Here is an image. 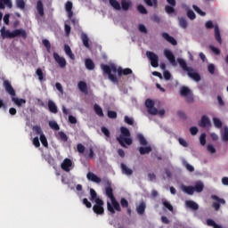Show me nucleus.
I'll return each mask as SVG.
<instances>
[{"label": "nucleus", "mask_w": 228, "mask_h": 228, "mask_svg": "<svg viewBox=\"0 0 228 228\" xmlns=\"http://www.w3.org/2000/svg\"><path fill=\"white\" fill-rule=\"evenodd\" d=\"M107 184H109V186L105 188V193L111 200V203H110V201L107 202V209L110 215H115V211L120 212L122 211V208H120V203L117 201V199H115V196L113 195V188H111L110 180L107 181Z\"/></svg>", "instance_id": "obj_1"}, {"label": "nucleus", "mask_w": 228, "mask_h": 228, "mask_svg": "<svg viewBox=\"0 0 228 228\" xmlns=\"http://www.w3.org/2000/svg\"><path fill=\"white\" fill-rule=\"evenodd\" d=\"M3 86L6 94L11 96L12 102L18 106V108H20L23 106V104H26V99L15 97L17 93L15 92V89L13 88V86H12L10 80H4Z\"/></svg>", "instance_id": "obj_2"}, {"label": "nucleus", "mask_w": 228, "mask_h": 228, "mask_svg": "<svg viewBox=\"0 0 228 228\" xmlns=\"http://www.w3.org/2000/svg\"><path fill=\"white\" fill-rule=\"evenodd\" d=\"M177 62L179 63L181 69L184 71L187 72V75L189 77L199 83L200 81V75L195 70H193V68L188 67V64H186V61L184 59L178 58Z\"/></svg>", "instance_id": "obj_3"}, {"label": "nucleus", "mask_w": 228, "mask_h": 228, "mask_svg": "<svg viewBox=\"0 0 228 228\" xmlns=\"http://www.w3.org/2000/svg\"><path fill=\"white\" fill-rule=\"evenodd\" d=\"M121 134L117 137V140L118 141V143L121 145V147H126V145H133V139L130 138L131 132H129V129L126 126L120 127Z\"/></svg>", "instance_id": "obj_4"}, {"label": "nucleus", "mask_w": 228, "mask_h": 228, "mask_svg": "<svg viewBox=\"0 0 228 228\" xmlns=\"http://www.w3.org/2000/svg\"><path fill=\"white\" fill-rule=\"evenodd\" d=\"M101 69L103 74L109 76L110 81H111L112 83H118V78H117V76L111 74V72H114V74H116L118 70L117 66H108V64H101Z\"/></svg>", "instance_id": "obj_5"}, {"label": "nucleus", "mask_w": 228, "mask_h": 228, "mask_svg": "<svg viewBox=\"0 0 228 228\" xmlns=\"http://www.w3.org/2000/svg\"><path fill=\"white\" fill-rule=\"evenodd\" d=\"M32 129L36 134L40 135L39 140L42 145L46 149H49V142H47V137L44 134V131H42V127H40V126H34Z\"/></svg>", "instance_id": "obj_6"}, {"label": "nucleus", "mask_w": 228, "mask_h": 228, "mask_svg": "<svg viewBox=\"0 0 228 228\" xmlns=\"http://www.w3.org/2000/svg\"><path fill=\"white\" fill-rule=\"evenodd\" d=\"M146 56L150 60L151 67L154 69L159 67V57L158 54L148 51L146 52Z\"/></svg>", "instance_id": "obj_7"}, {"label": "nucleus", "mask_w": 228, "mask_h": 228, "mask_svg": "<svg viewBox=\"0 0 228 228\" xmlns=\"http://www.w3.org/2000/svg\"><path fill=\"white\" fill-rule=\"evenodd\" d=\"M104 201L101 199L95 200V205L93 207V211L96 215H104Z\"/></svg>", "instance_id": "obj_8"}, {"label": "nucleus", "mask_w": 228, "mask_h": 228, "mask_svg": "<svg viewBox=\"0 0 228 228\" xmlns=\"http://www.w3.org/2000/svg\"><path fill=\"white\" fill-rule=\"evenodd\" d=\"M180 95L182 97H185L187 102H191L193 101V94H191V90L186 86L181 87Z\"/></svg>", "instance_id": "obj_9"}, {"label": "nucleus", "mask_w": 228, "mask_h": 228, "mask_svg": "<svg viewBox=\"0 0 228 228\" xmlns=\"http://www.w3.org/2000/svg\"><path fill=\"white\" fill-rule=\"evenodd\" d=\"M145 106L150 115H158V110L156 109V107H154V101L147 99L145 101Z\"/></svg>", "instance_id": "obj_10"}, {"label": "nucleus", "mask_w": 228, "mask_h": 228, "mask_svg": "<svg viewBox=\"0 0 228 228\" xmlns=\"http://www.w3.org/2000/svg\"><path fill=\"white\" fill-rule=\"evenodd\" d=\"M18 37L26 40V38H28V32H26L24 28H16L12 30V38H17Z\"/></svg>", "instance_id": "obj_11"}, {"label": "nucleus", "mask_w": 228, "mask_h": 228, "mask_svg": "<svg viewBox=\"0 0 228 228\" xmlns=\"http://www.w3.org/2000/svg\"><path fill=\"white\" fill-rule=\"evenodd\" d=\"M53 59L61 69H65L67 67V61L65 60V57H61L60 54L53 53Z\"/></svg>", "instance_id": "obj_12"}, {"label": "nucleus", "mask_w": 228, "mask_h": 228, "mask_svg": "<svg viewBox=\"0 0 228 228\" xmlns=\"http://www.w3.org/2000/svg\"><path fill=\"white\" fill-rule=\"evenodd\" d=\"M211 199L216 201L212 204V208H214L216 211H218L220 209V204H225V200L219 198L216 195H212Z\"/></svg>", "instance_id": "obj_13"}, {"label": "nucleus", "mask_w": 228, "mask_h": 228, "mask_svg": "<svg viewBox=\"0 0 228 228\" xmlns=\"http://www.w3.org/2000/svg\"><path fill=\"white\" fill-rule=\"evenodd\" d=\"M1 37L3 40L9 38L10 40L13 39V31H10L9 29L6 30L5 27H3L0 29Z\"/></svg>", "instance_id": "obj_14"}, {"label": "nucleus", "mask_w": 228, "mask_h": 228, "mask_svg": "<svg viewBox=\"0 0 228 228\" xmlns=\"http://www.w3.org/2000/svg\"><path fill=\"white\" fill-rule=\"evenodd\" d=\"M200 127H211V119L206 115L201 117L200 121L199 122Z\"/></svg>", "instance_id": "obj_15"}, {"label": "nucleus", "mask_w": 228, "mask_h": 228, "mask_svg": "<svg viewBox=\"0 0 228 228\" xmlns=\"http://www.w3.org/2000/svg\"><path fill=\"white\" fill-rule=\"evenodd\" d=\"M86 177L88 181H92V183H95L96 184H100V183L102 182L101 177L97 176V175L92 172H88Z\"/></svg>", "instance_id": "obj_16"}, {"label": "nucleus", "mask_w": 228, "mask_h": 228, "mask_svg": "<svg viewBox=\"0 0 228 228\" xmlns=\"http://www.w3.org/2000/svg\"><path fill=\"white\" fill-rule=\"evenodd\" d=\"M71 167L72 161L70 160V159H64V160L61 164V167L64 170V172H69Z\"/></svg>", "instance_id": "obj_17"}, {"label": "nucleus", "mask_w": 228, "mask_h": 228, "mask_svg": "<svg viewBox=\"0 0 228 228\" xmlns=\"http://www.w3.org/2000/svg\"><path fill=\"white\" fill-rule=\"evenodd\" d=\"M72 8H73L72 2L68 1L65 4V10H66V12L68 13L69 19H72V17L74 16V12H72Z\"/></svg>", "instance_id": "obj_18"}, {"label": "nucleus", "mask_w": 228, "mask_h": 228, "mask_svg": "<svg viewBox=\"0 0 228 228\" xmlns=\"http://www.w3.org/2000/svg\"><path fill=\"white\" fill-rule=\"evenodd\" d=\"M162 37L165 40H167V42H168L172 45H177V40H175V38H174V37H171L170 35H168V33L163 32Z\"/></svg>", "instance_id": "obj_19"}, {"label": "nucleus", "mask_w": 228, "mask_h": 228, "mask_svg": "<svg viewBox=\"0 0 228 228\" xmlns=\"http://www.w3.org/2000/svg\"><path fill=\"white\" fill-rule=\"evenodd\" d=\"M164 54L166 58L170 61L173 65H175V56L170 50H165Z\"/></svg>", "instance_id": "obj_20"}, {"label": "nucleus", "mask_w": 228, "mask_h": 228, "mask_svg": "<svg viewBox=\"0 0 228 228\" xmlns=\"http://www.w3.org/2000/svg\"><path fill=\"white\" fill-rule=\"evenodd\" d=\"M48 110L50 113H53L54 115L58 113V106H56V103H54V102L52 100L48 101Z\"/></svg>", "instance_id": "obj_21"}, {"label": "nucleus", "mask_w": 228, "mask_h": 228, "mask_svg": "<svg viewBox=\"0 0 228 228\" xmlns=\"http://www.w3.org/2000/svg\"><path fill=\"white\" fill-rule=\"evenodd\" d=\"M10 8L12 9L13 6V4H12V0H0V10H4V8Z\"/></svg>", "instance_id": "obj_22"}, {"label": "nucleus", "mask_w": 228, "mask_h": 228, "mask_svg": "<svg viewBox=\"0 0 228 228\" xmlns=\"http://www.w3.org/2000/svg\"><path fill=\"white\" fill-rule=\"evenodd\" d=\"M185 205L187 208H189L190 209H192L193 211H197L199 209V204H197L193 200H186Z\"/></svg>", "instance_id": "obj_23"}, {"label": "nucleus", "mask_w": 228, "mask_h": 228, "mask_svg": "<svg viewBox=\"0 0 228 228\" xmlns=\"http://www.w3.org/2000/svg\"><path fill=\"white\" fill-rule=\"evenodd\" d=\"M118 76H129L131 74H133V69H129V68H126V69H122V68H118V70H117Z\"/></svg>", "instance_id": "obj_24"}, {"label": "nucleus", "mask_w": 228, "mask_h": 228, "mask_svg": "<svg viewBox=\"0 0 228 228\" xmlns=\"http://www.w3.org/2000/svg\"><path fill=\"white\" fill-rule=\"evenodd\" d=\"M77 86L80 92H82V94H88V86L86 85V82L80 81L78 82Z\"/></svg>", "instance_id": "obj_25"}, {"label": "nucleus", "mask_w": 228, "mask_h": 228, "mask_svg": "<svg viewBox=\"0 0 228 228\" xmlns=\"http://www.w3.org/2000/svg\"><path fill=\"white\" fill-rule=\"evenodd\" d=\"M141 156H144V154H151L152 152V147L151 146H146V147H139L138 149Z\"/></svg>", "instance_id": "obj_26"}, {"label": "nucleus", "mask_w": 228, "mask_h": 228, "mask_svg": "<svg viewBox=\"0 0 228 228\" xmlns=\"http://www.w3.org/2000/svg\"><path fill=\"white\" fill-rule=\"evenodd\" d=\"M147 208V205L143 201H141L139 206L136 208V211L138 215H143L145 213V209Z\"/></svg>", "instance_id": "obj_27"}, {"label": "nucleus", "mask_w": 228, "mask_h": 228, "mask_svg": "<svg viewBox=\"0 0 228 228\" xmlns=\"http://www.w3.org/2000/svg\"><path fill=\"white\" fill-rule=\"evenodd\" d=\"M37 11L40 17H44V3H42V0L37 1Z\"/></svg>", "instance_id": "obj_28"}, {"label": "nucleus", "mask_w": 228, "mask_h": 228, "mask_svg": "<svg viewBox=\"0 0 228 228\" xmlns=\"http://www.w3.org/2000/svg\"><path fill=\"white\" fill-rule=\"evenodd\" d=\"M80 37L84 44V46L86 47L87 49H89L90 48V43H89L90 39L88 38V36L85 33H82Z\"/></svg>", "instance_id": "obj_29"}, {"label": "nucleus", "mask_w": 228, "mask_h": 228, "mask_svg": "<svg viewBox=\"0 0 228 228\" xmlns=\"http://www.w3.org/2000/svg\"><path fill=\"white\" fill-rule=\"evenodd\" d=\"M215 38L220 45H222V36L220 35V28L218 26H215Z\"/></svg>", "instance_id": "obj_30"}, {"label": "nucleus", "mask_w": 228, "mask_h": 228, "mask_svg": "<svg viewBox=\"0 0 228 228\" xmlns=\"http://www.w3.org/2000/svg\"><path fill=\"white\" fill-rule=\"evenodd\" d=\"M64 51H65V53L67 54V56H69L70 58V60L76 59V56L72 53V50L70 49V46H69V45H64Z\"/></svg>", "instance_id": "obj_31"}, {"label": "nucleus", "mask_w": 228, "mask_h": 228, "mask_svg": "<svg viewBox=\"0 0 228 228\" xmlns=\"http://www.w3.org/2000/svg\"><path fill=\"white\" fill-rule=\"evenodd\" d=\"M193 188L194 191H197V193H202V191H204V183L202 182H197Z\"/></svg>", "instance_id": "obj_32"}, {"label": "nucleus", "mask_w": 228, "mask_h": 228, "mask_svg": "<svg viewBox=\"0 0 228 228\" xmlns=\"http://www.w3.org/2000/svg\"><path fill=\"white\" fill-rule=\"evenodd\" d=\"M121 170L126 175H133V170L124 163H121Z\"/></svg>", "instance_id": "obj_33"}, {"label": "nucleus", "mask_w": 228, "mask_h": 228, "mask_svg": "<svg viewBox=\"0 0 228 228\" xmlns=\"http://www.w3.org/2000/svg\"><path fill=\"white\" fill-rule=\"evenodd\" d=\"M109 3L110 4V6H112V8H114V10H118V11L122 10V6H120V3H118V1L109 0Z\"/></svg>", "instance_id": "obj_34"}, {"label": "nucleus", "mask_w": 228, "mask_h": 228, "mask_svg": "<svg viewBox=\"0 0 228 228\" xmlns=\"http://www.w3.org/2000/svg\"><path fill=\"white\" fill-rule=\"evenodd\" d=\"M16 7L24 12L26 10V2L24 0H16Z\"/></svg>", "instance_id": "obj_35"}, {"label": "nucleus", "mask_w": 228, "mask_h": 228, "mask_svg": "<svg viewBox=\"0 0 228 228\" xmlns=\"http://www.w3.org/2000/svg\"><path fill=\"white\" fill-rule=\"evenodd\" d=\"M86 68L87 70H94L95 69V64L94 63V61H92L91 59H86Z\"/></svg>", "instance_id": "obj_36"}, {"label": "nucleus", "mask_w": 228, "mask_h": 228, "mask_svg": "<svg viewBox=\"0 0 228 228\" xmlns=\"http://www.w3.org/2000/svg\"><path fill=\"white\" fill-rule=\"evenodd\" d=\"M162 204L166 209H168V211H171V213H174V206L167 200H162Z\"/></svg>", "instance_id": "obj_37"}, {"label": "nucleus", "mask_w": 228, "mask_h": 228, "mask_svg": "<svg viewBox=\"0 0 228 228\" xmlns=\"http://www.w3.org/2000/svg\"><path fill=\"white\" fill-rule=\"evenodd\" d=\"M183 190L187 195H193L195 193V188L193 186H184Z\"/></svg>", "instance_id": "obj_38"}, {"label": "nucleus", "mask_w": 228, "mask_h": 228, "mask_svg": "<svg viewBox=\"0 0 228 228\" xmlns=\"http://www.w3.org/2000/svg\"><path fill=\"white\" fill-rule=\"evenodd\" d=\"M131 6V2H127V0H122L121 1V8L124 10V12H127Z\"/></svg>", "instance_id": "obj_39"}, {"label": "nucleus", "mask_w": 228, "mask_h": 228, "mask_svg": "<svg viewBox=\"0 0 228 228\" xmlns=\"http://www.w3.org/2000/svg\"><path fill=\"white\" fill-rule=\"evenodd\" d=\"M36 74H37L40 83H43V81H45V78L44 77V71H42V69L38 68L36 71Z\"/></svg>", "instance_id": "obj_40"}, {"label": "nucleus", "mask_w": 228, "mask_h": 228, "mask_svg": "<svg viewBox=\"0 0 228 228\" xmlns=\"http://www.w3.org/2000/svg\"><path fill=\"white\" fill-rule=\"evenodd\" d=\"M178 20L180 28H183V29H186V28H188V21L184 18H178Z\"/></svg>", "instance_id": "obj_41"}, {"label": "nucleus", "mask_w": 228, "mask_h": 228, "mask_svg": "<svg viewBox=\"0 0 228 228\" xmlns=\"http://www.w3.org/2000/svg\"><path fill=\"white\" fill-rule=\"evenodd\" d=\"M94 111L98 117H104V112L102 111V108H101V106L94 104Z\"/></svg>", "instance_id": "obj_42"}, {"label": "nucleus", "mask_w": 228, "mask_h": 228, "mask_svg": "<svg viewBox=\"0 0 228 228\" xmlns=\"http://www.w3.org/2000/svg\"><path fill=\"white\" fill-rule=\"evenodd\" d=\"M137 138H138V140H139V143H140V145H143L144 147L145 146H147V139H145V137L143 136V134H139L138 135H137Z\"/></svg>", "instance_id": "obj_43"}, {"label": "nucleus", "mask_w": 228, "mask_h": 228, "mask_svg": "<svg viewBox=\"0 0 228 228\" xmlns=\"http://www.w3.org/2000/svg\"><path fill=\"white\" fill-rule=\"evenodd\" d=\"M58 136H59V139L61 142H68L69 141V137L67 136V134L64 133L63 131L59 132Z\"/></svg>", "instance_id": "obj_44"}, {"label": "nucleus", "mask_w": 228, "mask_h": 228, "mask_svg": "<svg viewBox=\"0 0 228 228\" xmlns=\"http://www.w3.org/2000/svg\"><path fill=\"white\" fill-rule=\"evenodd\" d=\"M49 127H51V129H53L54 131H60V126L56 121H50Z\"/></svg>", "instance_id": "obj_45"}, {"label": "nucleus", "mask_w": 228, "mask_h": 228, "mask_svg": "<svg viewBox=\"0 0 228 228\" xmlns=\"http://www.w3.org/2000/svg\"><path fill=\"white\" fill-rule=\"evenodd\" d=\"M137 11L139 12V13H142V15H147L148 13L147 9L142 4L137 6Z\"/></svg>", "instance_id": "obj_46"}, {"label": "nucleus", "mask_w": 228, "mask_h": 228, "mask_svg": "<svg viewBox=\"0 0 228 228\" xmlns=\"http://www.w3.org/2000/svg\"><path fill=\"white\" fill-rule=\"evenodd\" d=\"M213 123L217 129L222 128V121L218 118H213Z\"/></svg>", "instance_id": "obj_47"}, {"label": "nucleus", "mask_w": 228, "mask_h": 228, "mask_svg": "<svg viewBox=\"0 0 228 228\" xmlns=\"http://www.w3.org/2000/svg\"><path fill=\"white\" fill-rule=\"evenodd\" d=\"M90 196H91L90 200H92V202H94V200L95 201V200H97V199H99V198H97V192L94 189H90Z\"/></svg>", "instance_id": "obj_48"}, {"label": "nucleus", "mask_w": 228, "mask_h": 228, "mask_svg": "<svg viewBox=\"0 0 228 228\" xmlns=\"http://www.w3.org/2000/svg\"><path fill=\"white\" fill-rule=\"evenodd\" d=\"M120 205H121V208H129V201H127V200H126V198H121Z\"/></svg>", "instance_id": "obj_49"}, {"label": "nucleus", "mask_w": 228, "mask_h": 228, "mask_svg": "<svg viewBox=\"0 0 228 228\" xmlns=\"http://www.w3.org/2000/svg\"><path fill=\"white\" fill-rule=\"evenodd\" d=\"M147 6H158V0H144Z\"/></svg>", "instance_id": "obj_50"}, {"label": "nucleus", "mask_w": 228, "mask_h": 228, "mask_svg": "<svg viewBox=\"0 0 228 228\" xmlns=\"http://www.w3.org/2000/svg\"><path fill=\"white\" fill-rule=\"evenodd\" d=\"M192 8H193V10H194V12H195L196 13H199V14L201 15L202 17H204V16L206 15V12H202V10H201L200 8H199V6L194 5V6H192Z\"/></svg>", "instance_id": "obj_51"}, {"label": "nucleus", "mask_w": 228, "mask_h": 228, "mask_svg": "<svg viewBox=\"0 0 228 228\" xmlns=\"http://www.w3.org/2000/svg\"><path fill=\"white\" fill-rule=\"evenodd\" d=\"M165 11L166 12H167L168 14L170 13H175V9H174V6H170V5H166L165 6Z\"/></svg>", "instance_id": "obj_52"}, {"label": "nucleus", "mask_w": 228, "mask_h": 228, "mask_svg": "<svg viewBox=\"0 0 228 228\" xmlns=\"http://www.w3.org/2000/svg\"><path fill=\"white\" fill-rule=\"evenodd\" d=\"M187 17H188V19H190L191 20H195V19H196L195 12H194L193 11H191V10H189V11L187 12Z\"/></svg>", "instance_id": "obj_53"}, {"label": "nucleus", "mask_w": 228, "mask_h": 228, "mask_svg": "<svg viewBox=\"0 0 228 228\" xmlns=\"http://www.w3.org/2000/svg\"><path fill=\"white\" fill-rule=\"evenodd\" d=\"M223 141L224 142H228V127L224 126V130L222 135Z\"/></svg>", "instance_id": "obj_54"}, {"label": "nucleus", "mask_w": 228, "mask_h": 228, "mask_svg": "<svg viewBox=\"0 0 228 228\" xmlns=\"http://www.w3.org/2000/svg\"><path fill=\"white\" fill-rule=\"evenodd\" d=\"M64 31H65L66 37H70V31H71L70 25L66 23L64 25Z\"/></svg>", "instance_id": "obj_55"}, {"label": "nucleus", "mask_w": 228, "mask_h": 228, "mask_svg": "<svg viewBox=\"0 0 228 228\" xmlns=\"http://www.w3.org/2000/svg\"><path fill=\"white\" fill-rule=\"evenodd\" d=\"M77 152H79V154H83L85 152V145H83L82 143H78L77 145Z\"/></svg>", "instance_id": "obj_56"}, {"label": "nucleus", "mask_w": 228, "mask_h": 228, "mask_svg": "<svg viewBox=\"0 0 228 228\" xmlns=\"http://www.w3.org/2000/svg\"><path fill=\"white\" fill-rule=\"evenodd\" d=\"M200 145H206V133H203L200 134Z\"/></svg>", "instance_id": "obj_57"}, {"label": "nucleus", "mask_w": 228, "mask_h": 228, "mask_svg": "<svg viewBox=\"0 0 228 228\" xmlns=\"http://www.w3.org/2000/svg\"><path fill=\"white\" fill-rule=\"evenodd\" d=\"M42 42L47 51H51V42H49L47 39H43Z\"/></svg>", "instance_id": "obj_58"}, {"label": "nucleus", "mask_w": 228, "mask_h": 228, "mask_svg": "<svg viewBox=\"0 0 228 228\" xmlns=\"http://www.w3.org/2000/svg\"><path fill=\"white\" fill-rule=\"evenodd\" d=\"M125 122L126 124H128V126H133V124H134V120L128 116H125Z\"/></svg>", "instance_id": "obj_59"}, {"label": "nucleus", "mask_w": 228, "mask_h": 228, "mask_svg": "<svg viewBox=\"0 0 228 228\" xmlns=\"http://www.w3.org/2000/svg\"><path fill=\"white\" fill-rule=\"evenodd\" d=\"M101 130H102V133H103V134H104L105 136H107V138H110V130H109L108 128H106L105 126H102V127L101 128Z\"/></svg>", "instance_id": "obj_60"}, {"label": "nucleus", "mask_w": 228, "mask_h": 228, "mask_svg": "<svg viewBox=\"0 0 228 228\" xmlns=\"http://www.w3.org/2000/svg\"><path fill=\"white\" fill-rule=\"evenodd\" d=\"M209 49L213 52V53H216V56H219V54H220V49H218V48H216V47H215V46H213V45H210L209 46Z\"/></svg>", "instance_id": "obj_61"}, {"label": "nucleus", "mask_w": 228, "mask_h": 228, "mask_svg": "<svg viewBox=\"0 0 228 228\" xmlns=\"http://www.w3.org/2000/svg\"><path fill=\"white\" fill-rule=\"evenodd\" d=\"M108 117L109 118H117V112L114 110H109Z\"/></svg>", "instance_id": "obj_62"}, {"label": "nucleus", "mask_w": 228, "mask_h": 228, "mask_svg": "<svg viewBox=\"0 0 228 228\" xmlns=\"http://www.w3.org/2000/svg\"><path fill=\"white\" fill-rule=\"evenodd\" d=\"M208 70L209 74H215V64H209L208 66Z\"/></svg>", "instance_id": "obj_63"}, {"label": "nucleus", "mask_w": 228, "mask_h": 228, "mask_svg": "<svg viewBox=\"0 0 228 228\" xmlns=\"http://www.w3.org/2000/svg\"><path fill=\"white\" fill-rule=\"evenodd\" d=\"M138 29L141 33H147V28L143 24H140Z\"/></svg>", "instance_id": "obj_64"}]
</instances>
